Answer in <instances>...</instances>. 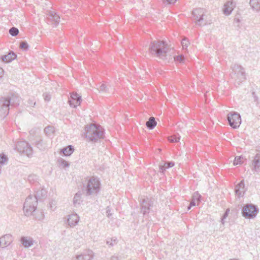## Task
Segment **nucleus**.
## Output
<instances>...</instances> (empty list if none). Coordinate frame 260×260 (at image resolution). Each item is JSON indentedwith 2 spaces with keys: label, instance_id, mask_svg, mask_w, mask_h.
<instances>
[{
  "label": "nucleus",
  "instance_id": "7",
  "mask_svg": "<svg viewBox=\"0 0 260 260\" xmlns=\"http://www.w3.org/2000/svg\"><path fill=\"white\" fill-rule=\"evenodd\" d=\"M192 20L198 26H204L208 24L206 20L205 11L204 9L198 8L194 9L191 13Z\"/></svg>",
  "mask_w": 260,
  "mask_h": 260
},
{
  "label": "nucleus",
  "instance_id": "51",
  "mask_svg": "<svg viewBox=\"0 0 260 260\" xmlns=\"http://www.w3.org/2000/svg\"><path fill=\"white\" fill-rule=\"evenodd\" d=\"M110 260H119V258L117 256H113L111 257Z\"/></svg>",
  "mask_w": 260,
  "mask_h": 260
},
{
  "label": "nucleus",
  "instance_id": "49",
  "mask_svg": "<svg viewBox=\"0 0 260 260\" xmlns=\"http://www.w3.org/2000/svg\"><path fill=\"white\" fill-rule=\"evenodd\" d=\"M196 201H194L192 200H191L190 203V207H193V206H195L196 204Z\"/></svg>",
  "mask_w": 260,
  "mask_h": 260
},
{
  "label": "nucleus",
  "instance_id": "30",
  "mask_svg": "<svg viewBox=\"0 0 260 260\" xmlns=\"http://www.w3.org/2000/svg\"><path fill=\"white\" fill-rule=\"evenodd\" d=\"M243 157L242 156H237L235 158L233 164L235 166L241 165L243 163Z\"/></svg>",
  "mask_w": 260,
  "mask_h": 260
},
{
  "label": "nucleus",
  "instance_id": "3",
  "mask_svg": "<svg viewBox=\"0 0 260 260\" xmlns=\"http://www.w3.org/2000/svg\"><path fill=\"white\" fill-rule=\"evenodd\" d=\"M85 137L88 141L96 142L104 138V133L101 126L93 124L88 125L85 127Z\"/></svg>",
  "mask_w": 260,
  "mask_h": 260
},
{
  "label": "nucleus",
  "instance_id": "28",
  "mask_svg": "<svg viewBox=\"0 0 260 260\" xmlns=\"http://www.w3.org/2000/svg\"><path fill=\"white\" fill-rule=\"evenodd\" d=\"M175 163L173 161L166 162L164 164V165L159 166L160 172L161 173H164L166 169L171 168L173 167Z\"/></svg>",
  "mask_w": 260,
  "mask_h": 260
},
{
  "label": "nucleus",
  "instance_id": "31",
  "mask_svg": "<svg viewBox=\"0 0 260 260\" xmlns=\"http://www.w3.org/2000/svg\"><path fill=\"white\" fill-rule=\"evenodd\" d=\"M58 162L60 166L63 168H65L69 166V164L62 158H59L58 160Z\"/></svg>",
  "mask_w": 260,
  "mask_h": 260
},
{
  "label": "nucleus",
  "instance_id": "46",
  "mask_svg": "<svg viewBox=\"0 0 260 260\" xmlns=\"http://www.w3.org/2000/svg\"><path fill=\"white\" fill-rule=\"evenodd\" d=\"M28 103L29 106H30L31 107H33L36 105V102H34V101L32 100H29V101H28Z\"/></svg>",
  "mask_w": 260,
  "mask_h": 260
},
{
  "label": "nucleus",
  "instance_id": "12",
  "mask_svg": "<svg viewBox=\"0 0 260 260\" xmlns=\"http://www.w3.org/2000/svg\"><path fill=\"white\" fill-rule=\"evenodd\" d=\"M68 102L71 107L76 108L77 106L80 105L81 102V97L77 93H72L71 94L70 99Z\"/></svg>",
  "mask_w": 260,
  "mask_h": 260
},
{
  "label": "nucleus",
  "instance_id": "27",
  "mask_svg": "<svg viewBox=\"0 0 260 260\" xmlns=\"http://www.w3.org/2000/svg\"><path fill=\"white\" fill-rule=\"evenodd\" d=\"M47 193V191L45 189H42L41 190H39L36 192V193L35 195H33L34 197H36L37 201H41L42 198H44L46 196Z\"/></svg>",
  "mask_w": 260,
  "mask_h": 260
},
{
  "label": "nucleus",
  "instance_id": "48",
  "mask_svg": "<svg viewBox=\"0 0 260 260\" xmlns=\"http://www.w3.org/2000/svg\"><path fill=\"white\" fill-rule=\"evenodd\" d=\"M241 21L240 17L238 16H236L234 18V23L239 24Z\"/></svg>",
  "mask_w": 260,
  "mask_h": 260
},
{
  "label": "nucleus",
  "instance_id": "4",
  "mask_svg": "<svg viewBox=\"0 0 260 260\" xmlns=\"http://www.w3.org/2000/svg\"><path fill=\"white\" fill-rule=\"evenodd\" d=\"M231 68L232 72L230 75L231 78L235 80L236 83L240 85L245 81L246 73L243 67L238 64H235L232 66Z\"/></svg>",
  "mask_w": 260,
  "mask_h": 260
},
{
  "label": "nucleus",
  "instance_id": "45",
  "mask_svg": "<svg viewBox=\"0 0 260 260\" xmlns=\"http://www.w3.org/2000/svg\"><path fill=\"white\" fill-rule=\"evenodd\" d=\"M106 213L108 217H110L112 214L109 207H107L106 208Z\"/></svg>",
  "mask_w": 260,
  "mask_h": 260
},
{
  "label": "nucleus",
  "instance_id": "17",
  "mask_svg": "<svg viewBox=\"0 0 260 260\" xmlns=\"http://www.w3.org/2000/svg\"><path fill=\"white\" fill-rule=\"evenodd\" d=\"M93 256V252L88 250L83 254L77 255L76 260H92Z\"/></svg>",
  "mask_w": 260,
  "mask_h": 260
},
{
  "label": "nucleus",
  "instance_id": "23",
  "mask_svg": "<svg viewBox=\"0 0 260 260\" xmlns=\"http://www.w3.org/2000/svg\"><path fill=\"white\" fill-rule=\"evenodd\" d=\"M99 92L103 93H111L113 92V88L110 85H106L105 84H102L99 89H98Z\"/></svg>",
  "mask_w": 260,
  "mask_h": 260
},
{
  "label": "nucleus",
  "instance_id": "22",
  "mask_svg": "<svg viewBox=\"0 0 260 260\" xmlns=\"http://www.w3.org/2000/svg\"><path fill=\"white\" fill-rule=\"evenodd\" d=\"M249 3L253 11L260 12V0H250Z\"/></svg>",
  "mask_w": 260,
  "mask_h": 260
},
{
  "label": "nucleus",
  "instance_id": "52",
  "mask_svg": "<svg viewBox=\"0 0 260 260\" xmlns=\"http://www.w3.org/2000/svg\"><path fill=\"white\" fill-rule=\"evenodd\" d=\"M53 204V202H52L51 203H50V208L51 209H52V206H53V205H52Z\"/></svg>",
  "mask_w": 260,
  "mask_h": 260
},
{
  "label": "nucleus",
  "instance_id": "35",
  "mask_svg": "<svg viewBox=\"0 0 260 260\" xmlns=\"http://www.w3.org/2000/svg\"><path fill=\"white\" fill-rule=\"evenodd\" d=\"M201 197V195L198 192H195L192 195V200L194 201L200 202Z\"/></svg>",
  "mask_w": 260,
  "mask_h": 260
},
{
  "label": "nucleus",
  "instance_id": "9",
  "mask_svg": "<svg viewBox=\"0 0 260 260\" xmlns=\"http://www.w3.org/2000/svg\"><path fill=\"white\" fill-rule=\"evenodd\" d=\"M15 149L19 153L24 154L28 157L32 155V148L30 145L25 141H19L15 145Z\"/></svg>",
  "mask_w": 260,
  "mask_h": 260
},
{
  "label": "nucleus",
  "instance_id": "5",
  "mask_svg": "<svg viewBox=\"0 0 260 260\" xmlns=\"http://www.w3.org/2000/svg\"><path fill=\"white\" fill-rule=\"evenodd\" d=\"M100 181L97 178L92 177L88 180L87 184L84 186V190L86 196L95 195L100 190Z\"/></svg>",
  "mask_w": 260,
  "mask_h": 260
},
{
  "label": "nucleus",
  "instance_id": "1",
  "mask_svg": "<svg viewBox=\"0 0 260 260\" xmlns=\"http://www.w3.org/2000/svg\"><path fill=\"white\" fill-rule=\"evenodd\" d=\"M149 52L166 62H169L172 59L171 55L169 53L167 44L163 41H152L149 45Z\"/></svg>",
  "mask_w": 260,
  "mask_h": 260
},
{
  "label": "nucleus",
  "instance_id": "13",
  "mask_svg": "<svg viewBox=\"0 0 260 260\" xmlns=\"http://www.w3.org/2000/svg\"><path fill=\"white\" fill-rule=\"evenodd\" d=\"M48 23L54 22L55 25L59 23L60 17L54 11H50L47 14Z\"/></svg>",
  "mask_w": 260,
  "mask_h": 260
},
{
  "label": "nucleus",
  "instance_id": "32",
  "mask_svg": "<svg viewBox=\"0 0 260 260\" xmlns=\"http://www.w3.org/2000/svg\"><path fill=\"white\" fill-rule=\"evenodd\" d=\"M38 177L36 175H30L28 177V180L30 183H34L37 181Z\"/></svg>",
  "mask_w": 260,
  "mask_h": 260
},
{
  "label": "nucleus",
  "instance_id": "24",
  "mask_svg": "<svg viewBox=\"0 0 260 260\" xmlns=\"http://www.w3.org/2000/svg\"><path fill=\"white\" fill-rule=\"evenodd\" d=\"M21 242L25 247L31 246L34 244V241L30 238L22 237L21 238Z\"/></svg>",
  "mask_w": 260,
  "mask_h": 260
},
{
  "label": "nucleus",
  "instance_id": "50",
  "mask_svg": "<svg viewBox=\"0 0 260 260\" xmlns=\"http://www.w3.org/2000/svg\"><path fill=\"white\" fill-rule=\"evenodd\" d=\"M4 70L2 68H0V79L2 78L3 76Z\"/></svg>",
  "mask_w": 260,
  "mask_h": 260
},
{
  "label": "nucleus",
  "instance_id": "33",
  "mask_svg": "<svg viewBox=\"0 0 260 260\" xmlns=\"http://www.w3.org/2000/svg\"><path fill=\"white\" fill-rule=\"evenodd\" d=\"M9 33L12 36H16L19 33L18 29L14 27H12L9 29Z\"/></svg>",
  "mask_w": 260,
  "mask_h": 260
},
{
  "label": "nucleus",
  "instance_id": "2",
  "mask_svg": "<svg viewBox=\"0 0 260 260\" xmlns=\"http://www.w3.org/2000/svg\"><path fill=\"white\" fill-rule=\"evenodd\" d=\"M20 98L15 94L0 99V116L5 117L9 113L10 106H16L19 104Z\"/></svg>",
  "mask_w": 260,
  "mask_h": 260
},
{
  "label": "nucleus",
  "instance_id": "34",
  "mask_svg": "<svg viewBox=\"0 0 260 260\" xmlns=\"http://www.w3.org/2000/svg\"><path fill=\"white\" fill-rule=\"evenodd\" d=\"M19 47L23 50H27L28 48V45L25 41H22L20 43Z\"/></svg>",
  "mask_w": 260,
  "mask_h": 260
},
{
  "label": "nucleus",
  "instance_id": "53",
  "mask_svg": "<svg viewBox=\"0 0 260 260\" xmlns=\"http://www.w3.org/2000/svg\"><path fill=\"white\" fill-rule=\"evenodd\" d=\"M190 208H191V207H190V205H189V206H188V208H187V209H188V210H190Z\"/></svg>",
  "mask_w": 260,
  "mask_h": 260
},
{
  "label": "nucleus",
  "instance_id": "15",
  "mask_svg": "<svg viewBox=\"0 0 260 260\" xmlns=\"http://www.w3.org/2000/svg\"><path fill=\"white\" fill-rule=\"evenodd\" d=\"M252 170L255 171L257 173L260 172V152L255 154L252 160Z\"/></svg>",
  "mask_w": 260,
  "mask_h": 260
},
{
  "label": "nucleus",
  "instance_id": "11",
  "mask_svg": "<svg viewBox=\"0 0 260 260\" xmlns=\"http://www.w3.org/2000/svg\"><path fill=\"white\" fill-rule=\"evenodd\" d=\"M152 202L148 198L142 200L141 202V211L143 215H146L149 213L150 207L152 206Z\"/></svg>",
  "mask_w": 260,
  "mask_h": 260
},
{
  "label": "nucleus",
  "instance_id": "8",
  "mask_svg": "<svg viewBox=\"0 0 260 260\" xmlns=\"http://www.w3.org/2000/svg\"><path fill=\"white\" fill-rule=\"evenodd\" d=\"M258 212V209L256 206L252 204H246L242 210V215L248 219L253 218Z\"/></svg>",
  "mask_w": 260,
  "mask_h": 260
},
{
  "label": "nucleus",
  "instance_id": "21",
  "mask_svg": "<svg viewBox=\"0 0 260 260\" xmlns=\"http://www.w3.org/2000/svg\"><path fill=\"white\" fill-rule=\"evenodd\" d=\"M83 202L82 198V193L80 191L77 192L73 198V205L75 207H78L80 206Z\"/></svg>",
  "mask_w": 260,
  "mask_h": 260
},
{
  "label": "nucleus",
  "instance_id": "19",
  "mask_svg": "<svg viewBox=\"0 0 260 260\" xmlns=\"http://www.w3.org/2000/svg\"><path fill=\"white\" fill-rule=\"evenodd\" d=\"M17 57L16 54L13 52H10L8 54L1 56V58L3 61L9 63L14 60Z\"/></svg>",
  "mask_w": 260,
  "mask_h": 260
},
{
  "label": "nucleus",
  "instance_id": "6",
  "mask_svg": "<svg viewBox=\"0 0 260 260\" xmlns=\"http://www.w3.org/2000/svg\"><path fill=\"white\" fill-rule=\"evenodd\" d=\"M38 201L33 195L28 196L23 205V211L26 216H29L36 210Z\"/></svg>",
  "mask_w": 260,
  "mask_h": 260
},
{
  "label": "nucleus",
  "instance_id": "29",
  "mask_svg": "<svg viewBox=\"0 0 260 260\" xmlns=\"http://www.w3.org/2000/svg\"><path fill=\"white\" fill-rule=\"evenodd\" d=\"M54 131V128L52 126H48L44 129V132L48 136H50Z\"/></svg>",
  "mask_w": 260,
  "mask_h": 260
},
{
  "label": "nucleus",
  "instance_id": "42",
  "mask_svg": "<svg viewBox=\"0 0 260 260\" xmlns=\"http://www.w3.org/2000/svg\"><path fill=\"white\" fill-rule=\"evenodd\" d=\"M252 95L253 98H254V101L256 102V105H258L259 104V101H258V98L256 95L255 92L254 91H253L252 92Z\"/></svg>",
  "mask_w": 260,
  "mask_h": 260
},
{
  "label": "nucleus",
  "instance_id": "20",
  "mask_svg": "<svg viewBox=\"0 0 260 260\" xmlns=\"http://www.w3.org/2000/svg\"><path fill=\"white\" fill-rule=\"evenodd\" d=\"M1 242L4 246L9 245L13 241V238L11 235L6 234L0 238Z\"/></svg>",
  "mask_w": 260,
  "mask_h": 260
},
{
  "label": "nucleus",
  "instance_id": "44",
  "mask_svg": "<svg viewBox=\"0 0 260 260\" xmlns=\"http://www.w3.org/2000/svg\"><path fill=\"white\" fill-rule=\"evenodd\" d=\"M43 96L44 98V100L46 101L49 102L51 99V96L48 93H45L43 94Z\"/></svg>",
  "mask_w": 260,
  "mask_h": 260
},
{
  "label": "nucleus",
  "instance_id": "37",
  "mask_svg": "<svg viewBox=\"0 0 260 260\" xmlns=\"http://www.w3.org/2000/svg\"><path fill=\"white\" fill-rule=\"evenodd\" d=\"M229 212H230V209H226V211L223 214V215L221 219V222L222 224H224V219L228 217Z\"/></svg>",
  "mask_w": 260,
  "mask_h": 260
},
{
  "label": "nucleus",
  "instance_id": "38",
  "mask_svg": "<svg viewBox=\"0 0 260 260\" xmlns=\"http://www.w3.org/2000/svg\"><path fill=\"white\" fill-rule=\"evenodd\" d=\"M181 44L183 48H186L189 44L188 41L186 38H184L182 39L181 41Z\"/></svg>",
  "mask_w": 260,
  "mask_h": 260
},
{
  "label": "nucleus",
  "instance_id": "16",
  "mask_svg": "<svg viewBox=\"0 0 260 260\" xmlns=\"http://www.w3.org/2000/svg\"><path fill=\"white\" fill-rule=\"evenodd\" d=\"M79 218V216L76 213L69 215L67 220L68 225L70 227L75 226L78 223Z\"/></svg>",
  "mask_w": 260,
  "mask_h": 260
},
{
  "label": "nucleus",
  "instance_id": "14",
  "mask_svg": "<svg viewBox=\"0 0 260 260\" xmlns=\"http://www.w3.org/2000/svg\"><path fill=\"white\" fill-rule=\"evenodd\" d=\"M245 191L246 189L245 187L244 181L243 180L236 185L235 188V192L239 197H240L244 195Z\"/></svg>",
  "mask_w": 260,
  "mask_h": 260
},
{
  "label": "nucleus",
  "instance_id": "26",
  "mask_svg": "<svg viewBox=\"0 0 260 260\" xmlns=\"http://www.w3.org/2000/svg\"><path fill=\"white\" fill-rule=\"evenodd\" d=\"M157 122L154 117H150L148 121L146 122V125L149 129H153L156 125Z\"/></svg>",
  "mask_w": 260,
  "mask_h": 260
},
{
  "label": "nucleus",
  "instance_id": "18",
  "mask_svg": "<svg viewBox=\"0 0 260 260\" xmlns=\"http://www.w3.org/2000/svg\"><path fill=\"white\" fill-rule=\"evenodd\" d=\"M235 7V4L233 1H229L224 5L223 13L226 15H230Z\"/></svg>",
  "mask_w": 260,
  "mask_h": 260
},
{
  "label": "nucleus",
  "instance_id": "43",
  "mask_svg": "<svg viewBox=\"0 0 260 260\" xmlns=\"http://www.w3.org/2000/svg\"><path fill=\"white\" fill-rule=\"evenodd\" d=\"M42 143H43V140L42 139H40V140L36 142V146L40 149H42Z\"/></svg>",
  "mask_w": 260,
  "mask_h": 260
},
{
  "label": "nucleus",
  "instance_id": "36",
  "mask_svg": "<svg viewBox=\"0 0 260 260\" xmlns=\"http://www.w3.org/2000/svg\"><path fill=\"white\" fill-rule=\"evenodd\" d=\"M179 139H180V137H177L176 135L170 137L169 138V141L170 142H172V143L177 142L179 141Z\"/></svg>",
  "mask_w": 260,
  "mask_h": 260
},
{
  "label": "nucleus",
  "instance_id": "47",
  "mask_svg": "<svg viewBox=\"0 0 260 260\" xmlns=\"http://www.w3.org/2000/svg\"><path fill=\"white\" fill-rule=\"evenodd\" d=\"M177 0H163V2L167 4H174Z\"/></svg>",
  "mask_w": 260,
  "mask_h": 260
},
{
  "label": "nucleus",
  "instance_id": "10",
  "mask_svg": "<svg viewBox=\"0 0 260 260\" xmlns=\"http://www.w3.org/2000/svg\"><path fill=\"white\" fill-rule=\"evenodd\" d=\"M227 119L230 125L234 128L239 127L241 123V116L237 112L228 114Z\"/></svg>",
  "mask_w": 260,
  "mask_h": 260
},
{
  "label": "nucleus",
  "instance_id": "41",
  "mask_svg": "<svg viewBox=\"0 0 260 260\" xmlns=\"http://www.w3.org/2000/svg\"><path fill=\"white\" fill-rule=\"evenodd\" d=\"M174 60L179 61L180 62H182L184 59V57L183 55H179L174 57Z\"/></svg>",
  "mask_w": 260,
  "mask_h": 260
},
{
  "label": "nucleus",
  "instance_id": "39",
  "mask_svg": "<svg viewBox=\"0 0 260 260\" xmlns=\"http://www.w3.org/2000/svg\"><path fill=\"white\" fill-rule=\"evenodd\" d=\"M44 215L43 214V213L42 212L38 213L36 215V216H35L36 219L38 220H42L44 218Z\"/></svg>",
  "mask_w": 260,
  "mask_h": 260
},
{
  "label": "nucleus",
  "instance_id": "40",
  "mask_svg": "<svg viewBox=\"0 0 260 260\" xmlns=\"http://www.w3.org/2000/svg\"><path fill=\"white\" fill-rule=\"evenodd\" d=\"M116 241V239L112 238L110 240H107L106 241L107 244L109 245L110 246H112L114 245V243H115Z\"/></svg>",
  "mask_w": 260,
  "mask_h": 260
},
{
  "label": "nucleus",
  "instance_id": "25",
  "mask_svg": "<svg viewBox=\"0 0 260 260\" xmlns=\"http://www.w3.org/2000/svg\"><path fill=\"white\" fill-rule=\"evenodd\" d=\"M74 148L73 146L69 145L67 147L62 148L61 150V152L63 153L64 156H70L74 152Z\"/></svg>",
  "mask_w": 260,
  "mask_h": 260
}]
</instances>
